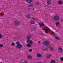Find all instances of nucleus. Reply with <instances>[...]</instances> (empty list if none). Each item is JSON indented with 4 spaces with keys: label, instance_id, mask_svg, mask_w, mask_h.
Returning <instances> with one entry per match:
<instances>
[{
    "label": "nucleus",
    "instance_id": "obj_1",
    "mask_svg": "<svg viewBox=\"0 0 63 63\" xmlns=\"http://www.w3.org/2000/svg\"><path fill=\"white\" fill-rule=\"evenodd\" d=\"M54 19L55 20H58L60 19V17L56 15L54 17Z\"/></svg>",
    "mask_w": 63,
    "mask_h": 63
},
{
    "label": "nucleus",
    "instance_id": "obj_2",
    "mask_svg": "<svg viewBox=\"0 0 63 63\" xmlns=\"http://www.w3.org/2000/svg\"><path fill=\"white\" fill-rule=\"evenodd\" d=\"M43 45H45V46H48L50 44L48 41H46L43 42Z\"/></svg>",
    "mask_w": 63,
    "mask_h": 63
},
{
    "label": "nucleus",
    "instance_id": "obj_3",
    "mask_svg": "<svg viewBox=\"0 0 63 63\" xmlns=\"http://www.w3.org/2000/svg\"><path fill=\"white\" fill-rule=\"evenodd\" d=\"M27 43H28V44H30V45H32L33 44V41L31 40H28L26 42Z\"/></svg>",
    "mask_w": 63,
    "mask_h": 63
},
{
    "label": "nucleus",
    "instance_id": "obj_4",
    "mask_svg": "<svg viewBox=\"0 0 63 63\" xmlns=\"http://www.w3.org/2000/svg\"><path fill=\"white\" fill-rule=\"evenodd\" d=\"M35 18H32L30 21V23L33 24H34L35 23Z\"/></svg>",
    "mask_w": 63,
    "mask_h": 63
},
{
    "label": "nucleus",
    "instance_id": "obj_5",
    "mask_svg": "<svg viewBox=\"0 0 63 63\" xmlns=\"http://www.w3.org/2000/svg\"><path fill=\"white\" fill-rule=\"evenodd\" d=\"M14 24L15 25H20L18 21H15L14 22Z\"/></svg>",
    "mask_w": 63,
    "mask_h": 63
},
{
    "label": "nucleus",
    "instance_id": "obj_6",
    "mask_svg": "<svg viewBox=\"0 0 63 63\" xmlns=\"http://www.w3.org/2000/svg\"><path fill=\"white\" fill-rule=\"evenodd\" d=\"M58 51L59 52H62L63 51V49L62 48L60 47L58 48Z\"/></svg>",
    "mask_w": 63,
    "mask_h": 63
},
{
    "label": "nucleus",
    "instance_id": "obj_7",
    "mask_svg": "<svg viewBox=\"0 0 63 63\" xmlns=\"http://www.w3.org/2000/svg\"><path fill=\"white\" fill-rule=\"evenodd\" d=\"M16 47H17V48H20L22 47V45L21 44L17 45Z\"/></svg>",
    "mask_w": 63,
    "mask_h": 63
},
{
    "label": "nucleus",
    "instance_id": "obj_8",
    "mask_svg": "<svg viewBox=\"0 0 63 63\" xmlns=\"http://www.w3.org/2000/svg\"><path fill=\"white\" fill-rule=\"evenodd\" d=\"M25 1L28 3H30L33 1V0H25Z\"/></svg>",
    "mask_w": 63,
    "mask_h": 63
},
{
    "label": "nucleus",
    "instance_id": "obj_9",
    "mask_svg": "<svg viewBox=\"0 0 63 63\" xmlns=\"http://www.w3.org/2000/svg\"><path fill=\"white\" fill-rule=\"evenodd\" d=\"M27 58L29 59H32V56L31 55H29L27 56Z\"/></svg>",
    "mask_w": 63,
    "mask_h": 63
},
{
    "label": "nucleus",
    "instance_id": "obj_10",
    "mask_svg": "<svg viewBox=\"0 0 63 63\" xmlns=\"http://www.w3.org/2000/svg\"><path fill=\"white\" fill-rule=\"evenodd\" d=\"M58 3L59 5H61L63 4V1L62 0H59L58 1Z\"/></svg>",
    "mask_w": 63,
    "mask_h": 63
},
{
    "label": "nucleus",
    "instance_id": "obj_11",
    "mask_svg": "<svg viewBox=\"0 0 63 63\" xmlns=\"http://www.w3.org/2000/svg\"><path fill=\"white\" fill-rule=\"evenodd\" d=\"M39 26H40V27H43V26H46V25H45L43 23L42 24L39 23Z\"/></svg>",
    "mask_w": 63,
    "mask_h": 63
},
{
    "label": "nucleus",
    "instance_id": "obj_12",
    "mask_svg": "<svg viewBox=\"0 0 63 63\" xmlns=\"http://www.w3.org/2000/svg\"><path fill=\"white\" fill-rule=\"evenodd\" d=\"M31 37H32L31 35H29L27 36V39H30L31 38Z\"/></svg>",
    "mask_w": 63,
    "mask_h": 63
},
{
    "label": "nucleus",
    "instance_id": "obj_13",
    "mask_svg": "<svg viewBox=\"0 0 63 63\" xmlns=\"http://www.w3.org/2000/svg\"><path fill=\"white\" fill-rule=\"evenodd\" d=\"M51 1L50 0H48L47 1V4H49V5L50 4H51Z\"/></svg>",
    "mask_w": 63,
    "mask_h": 63
},
{
    "label": "nucleus",
    "instance_id": "obj_14",
    "mask_svg": "<svg viewBox=\"0 0 63 63\" xmlns=\"http://www.w3.org/2000/svg\"><path fill=\"white\" fill-rule=\"evenodd\" d=\"M37 57H41L42 56V55L40 54H38L37 55Z\"/></svg>",
    "mask_w": 63,
    "mask_h": 63
},
{
    "label": "nucleus",
    "instance_id": "obj_15",
    "mask_svg": "<svg viewBox=\"0 0 63 63\" xmlns=\"http://www.w3.org/2000/svg\"><path fill=\"white\" fill-rule=\"evenodd\" d=\"M51 57V55L50 54H49L47 56V58H49Z\"/></svg>",
    "mask_w": 63,
    "mask_h": 63
},
{
    "label": "nucleus",
    "instance_id": "obj_16",
    "mask_svg": "<svg viewBox=\"0 0 63 63\" xmlns=\"http://www.w3.org/2000/svg\"><path fill=\"white\" fill-rule=\"evenodd\" d=\"M33 7V6L32 5H30V6L29 7V10H30V9H31V8H32Z\"/></svg>",
    "mask_w": 63,
    "mask_h": 63
},
{
    "label": "nucleus",
    "instance_id": "obj_17",
    "mask_svg": "<svg viewBox=\"0 0 63 63\" xmlns=\"http://www.w3.org/2000/svg\"><path fill=\"white\" fill-rule=\"evenodd\" d=\"M27 47H30L32 46V45L30 44H27L26 46Z\"/></svg>",
    "mask_w": 63,
    "mask_h": 63
},
{
    "label": "nucleus",
    "instance_id": "obj_18",
    "mask_svg": "<svg viewBox=\"0 0 63 63\" xmlns=\"http://www.w3.org/2000/svg\"><path fill=\"white\" fill-rule=\"evenodd\" d=\"M55 61L54 60H52L51 61V63H55Z\"/></svg>",
    "mask_w": 63,
    "mask_h": 63
},
{
    "label": "nucleus",
    "instance_id": "obj_19",
    "mask_svg": "<svg viewBox=\"0 0 63 63\" xmlns=\"http://www.w3.org/2000/svg\"><path fill=\"white\" fill-rule=\"evenodd\" d=\"M20 42L19 41H18L16 42V44L17 45H20Z\"/></svg>",
    "mask_w": 63,
    "mask_h": 63
},
{
    "label": "nucleus",
    "instance_id": "obj_20",
    "mask_svg": "<svg viewBox=\"0 0 63 63\" xmlns=\"http://www.w3.org/2000/svg\"><path fill=\"white\" fill-rule=\"evenodd\" d=\"M3 37V35H2L1 34H0V39H1Z\"/></svg>",
    "mask_w": 63,
    "mask_h": 63
},
{
    "label": "nucleus",
    "instance_id": "obj_21",
    "mask_svg": "<svg viewBox=\"0 0 63 63\" xmlns=\"http://www.w3.org/2000/svg\"><path fill=\"white\" fill-rule=\"evenodd\" d=\"M60 60L61 61H63V57H61L60 58Z\"/></svg>",
    "mask_w": 63,
    "mask_h": 63
},
{
    "label": "nucleus",
    "instance_id": "obj_22",
    "mask_svg": "<svg viewBox=\"0 0 63 63\" xmlns=\"http://www.w3.org/2000/svg\"><path fill=\"white\" fill-rule=\"evenodd\" d=\"M4 47V46H3V45L2 44L0 45V47L2 48V47Z\"/></svg>",
    "mask_w": 63,
    "mask_h": 63
},
{
    "label": "nucleus",
    "instance_id": "obj_23",
    "mask_svg": "<svg viewBox=\"0 0 63 63\" xmlns=\"http://www.w3.org/2000/svg\"><path fill=\"white\" fill-rule=\"evenodd\" d=\"M30 15H28L27 16V17L28 18H30Z\"/></svg>",
    "mask_w": 63,
    "mask_h": 63
},
{
    "label": "nucleus",
    "instance_id": "obj_24",
    "mask_svg": "<svg viewBox=\"0 0 63 63\" xmlns=\"http://www.w3.org/2000/svg\"><path fill=\"white\" fill-rule=\"evenodd\" d=\"M49 49L51 50H53V48L52 47H49Z\"/></svg>",
    "mask_w": 63,
    "mask_h": 63
},
{
    "label": "nucleus",
    "instance_id": "obj_25",
    "mask_svg": "<svg viewBox=\"0 0 63 63\" xmlns=\"http://www.w3.org/2000/svg\"><path fill=\"white\" fill-rule=\"evenodd\" d=\"M15 43L13 42L11 44V46H15Z\"/></svg>",
    "mask_w": 63,
    "mask_h": 63
},
{
    "label": "nucleus",
    "instance_id": "obj_26",
    "mask_svg": "<svg viewBox=\"0 0 63 63\" xmlns=\"http://www.w3.org/2000/svg\"><path fill=\"white\" fill-rule=\"evenodd\" d=\"M52 34L53 35L55 36H56V34H55V33L54 32H52Z\"/></svg>",
    "mask_w": 63,
    "mask_h": 63
},
{
    "label": "nucleus",
    "instance_id": "obj_27",
    "mask_svg": "<svg viewBox=\"0 0 63 63\" xmlns=\"http://www.w3.org/2000/svg\"><path fill=\"white\" fill-rule=\"evenodd\" d=\"M32 50H33L32 49H30L29 50V51L30 52H31V51H32Z\"/></svg>",
    "mask_w": 63,
    "mask_h": 63
},
{
    "label": "nucleus",
    "instance_id": "obj_28",
    "mask_svg": "<svg viewBox=\"0 0 63 63\" xmlns=\"http://www.w3.org/2000/svg\"><path fill=\"white\" fill-rule=\"evenodd\" d=\"M59 23H59V22H56V23H55V24L56 25H58V24H59Z\"/></svg>",
    "mask_w": 63,
    "mask_h": 63
},
{
    "label": "nucleus",
    "instance_id": "obj_29",
    "mask_svg": "<svg viewBox=\"0 0 63 63\" xmlns=\"http://www.w3.org/2000/svg\"><path fill=\"white\" fill-rule=\"evenodd\" d=\"M46 27L47 30H48V31L50 30V29H49V28H48V27H47V26H46Z\"/></svg>",
    "mask_w": 63,
    "mask_h": 63
},
{
    "label": "nucleus",
    "instance_id": "obj_30",
    "mask_svg": "<svg viewBox=\"0 0 63 63\" xmlns=\"http://www.w3.org/2000/svg\"><path fill=\"white\" fill-rule=\"evenodd\" d=\"M55 38L56 40H59V39H60V38L57 37H56Z\"/></svg>",
    "mask_w": 63,
    "mask_h": 63
},
{
    "label": "nucleus",
    "instance_id": "obj_31",
    "mask_svg": "<svg viewBox=\"0 0 63 63\" xmlns=\"http://www.w3.org/2000/svg\"><path fill=\"white\" fill-rule=\"evenodd\" d=\"M45 33H48V32L47 31V30L45 31Z\"/></svg>",
    "mask_w": 63,
    "mask_h": 63
},
{
    "label": "nucleus",
    "instance_id": "obj_32",
    "mask_svg": "<svg viewBox=\"0 0 63 63\" xmlns=\"http://www.w3.org/2000/svg\"><path fill=\"white\" fill-rule=\"evenodd\" d=\"M39 4V2H37L35 3V4L37 5H38Z\"/></svg>",
    "mask_w": 63,
    "mask_h": 63
},
{
    "label": "nucleus",
    "instance_id": "obj_33",
    "mask_svg": "<svg viewBox=\"0 0 63 63\" xmlns=\"http://www.w3.org/2000/svg\"><path fill=\"white\" fill-rule=\"evenodd\" d=\"M35 10V8H32V11H34Z\"/></svg>",
    "mask_w": 63,
    "mask_h": 63
},
{
    "label": "nucleus",
    "instance_id": "obj_34",
    "mask_svg": "<svg viewBox=\"0 0 63 63\" xmlns=\"http://www.w3.org/2000/svg\"><path fill=\"white\" fill-rule=\"evenodd\" d=\"M45 50H48V49L47 48H46L45 49Z\"/></svg>",
    "mask_w": 63,
    "mask_h": 63
},
{
    "label": "nucleus",
    "instance_id": "obj_35",
    "mask_svg": "<svg viewBox=\"0 0 63 63\" xmlns=\"http://www.w3.org/2000/svg\"><path fill=\"white\" fill-rule=\"evenodd\" d=\"M40 41H39L38 42V43H40Z\"/></svg>",
    "mask_w": 63,
    "mask_h": 63
},
{
    "label": "nucleus",
    "instance_id": "obj_36",
    "mask_svg": "<svg viewBox=\"0 0 63 63\" xmlns=\"http://www.w3.org/2000/svg\"><path fill=\"white\" fill-rule=\"evenodd\" d=\"M43 30H45V31H46V29H43Z\"/></svg>",
    "mask_w": 63,
    "mask_h": 63
},
{
    "label": "nucleus",
    "instance_id": "obj_37",
    "mask_svg": "<svg viewBox=\"0 0 63 63\" xmlns=\"http://www.w3.org/2000/svg\"><path fill=\"white\" fill-rule=\"evenodd\" d=\"M34 30H36V29H34Z\"/></svg>",
    "mask_w": 63,
    "mask_h": 63
},
{
    "label": "nucleus",
    "instance_id": "obj_38",
    "mask_svg": "<svg viewBox=\"0 0 63 63\" xmlns=\"http://www.w3.org/2000/svg\"><path fill=\"white\" fill-rule=\"evenodd\" d=\"M0 63H2V62H0Z\"/></svg>",
    "mask_w": 63,
    "mask_h": 63
},
{
    "label": "nucleus",
    "instance_id": "obj_39",
    "mask_svg": "<svg viewBox=\"0 0 63 63\" xmlns=\"http://www.w3.org/2000/svg\"><path fill=\"white\" fill-rule=\"evenodd\" d=\"M61 20H62V19H61Z\"/></svg>",
    "mask_w": 63,
    "mask_h": 63
}]
</instances>
